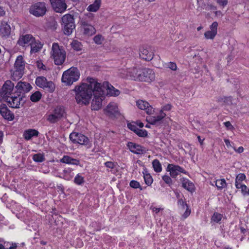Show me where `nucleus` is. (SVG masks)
I'll list each match as a JSON object with an SVG mask.
<instances>
[{"instance_id": "obj_1", "label": "nucleus", "mask_w": 249, "mask_h": 249, "mask_svg": "<svg viewBox=\"0 0 249 249\" xmlns=\"http://www.w3.org/2000/svg\"><path fill=\"white\" fill-rule=\"evenodd\" d=\"M88 83H82L74 88L75 99L78 104L87 105L89 104L93 93L97 91L99 94H103L101 83L97 82L95 79L88 77Z\"/></svg>"}, {"instance_id": "obj_2", "label": "nucleus", "mask_w": 249, "mask_h": 249, "mask_svg": "<svg viewBox=\"0 0 249 249\" xmlns=\"http://www.w3.org/2000/svg\"><path fill=\"white\" fill-rule=\"evenodd\" d=\"M126 76L133 80L151 82L155 79V74L153 70L149 68L130 69L127 71Z\"/></svg>"}, {"instance_id": "obj_3", "label": "nucleus", "mask_w": 249, "mask_h": 249, "mask_svg": "<svg viewBox=\"0 0 249 249\" xmlns=\"http://www.w3.org/2000/svg\"><path fill=\"white\" fill-rule=\"evenodd\" d=\"M80 75L78 69L76 67H72L63 72L61 80L66 86H70L78 80Z\"/></svg>"}, {"instance_id": "obj_4", "label": "nucleus", "mask_w": 249, "mask_h": 249, "mask_svg": "<svg viewBox=\"0 0 249 249\" xmlns=\"http://www.w3.org/2000/svg\"><path fill=\"white\" fill-rule=\"evenodd\" d=\"M51 53L55 65H61L63 64L66 59V52L62 47H60L57 43H53Z\"/></svg>"}, {"instance_id": "obj_5", "label": "nucleus", "mask_w": 249, "mask_h": 249, "mask_svg": "<svg viewBox=\"0 0 249 249\" xmlns=\"http://www.w3.org/2000/svg\"><path fill=\"white\" fill-rule=\"evenodd\" d=\"M61 25L66 35H71L75 27L73 16L69 14L64 15L61 18Z\"/></svg>"}, {"instance_id": "obj_6", "label": "nucleus", "mask_w": 249, "mask_h": 249, "mask_svg": "<svg viewBox=\"0 0 249 249\" xmlns=\"http://www.w3.org/2000/svg\"><path fill=\"white\" fill-rule=\"evenodd\" d=\"M25 69V62L22 55L17 57L14 64L13 71L12 73V79L15 81L19 79L23 75Z\"/></svg>"}, {"instance_id": "obj_7", "label": "nucleus", "mask_w": 249, "mask_h": 249, "mask_svg": "<svg viewBox=\"0 0 249 249\" xmlns=\"http://www.w3.org/2000/svg\"><path fill=\"white\" fill-rule=\"evenodd\" d=\"M65 116L64 107L63 106H57L52 112L47 116V120L51 124H54Z\"/></svg>"}, {"instance_id": "obj_8", "label": "nucleus", "mask_w": 249, "mask_h": 249, "mask_svg": "<svg viewBox=\"0 0 249 249\" xmlns=\"http://www.w3.org/2000/svg\"><path fill=\"white\" fill-rule=\"evenodd\" d=\"M91 21L92 18L89 17H85L80 21V24L85 35L91 36L95 34L96 30L92 25Z\"/></svg>"}, {"instance_id": "obj_9", "label": "nucleus", "mask_w": 249, "mask_h": 249, "mask_svg": "<svg viewBox=\"0 0 249 249\" xmlns=\"http://www.w3.org/2000/svg\"><path fill=\"white\" fill-rule=\"evenodd\" d=\"M36 84L38 87L50 92H53L55 89L54 84L52 81H48L44 76L37 77L36 80Z\"/></svg>"}, {"instance_id": "obj_10", "label": "nucleus", "mask_w": 249, "mask_h": 249, "mask_svg": "<svg viewBox=\"0 0 249 249\" xmlns=\"http://www.w3.org/2000/svg\"><path fill=\"white\" fill-rule=\"evenodd\" d=\"M46 7L44 2H39L32 5L30 9V13L36 17L43 16L46 12Z\"/></svg>"}, {"instance_id": "obj_11", "label": "nucleus", "mask_w": 249, "mask_h": 249, "mask_svg": "<svg viewBox=\"0 0 249 249\" xmlns=\"http://www.w3.org/2000/svg\"><path fill=\"white\" fill-rule=\"evenodd\" d=\"M70 139L72 142L81 145H87L89 139L85 135L76 132H72L70 135Z\"/></svg>"}, {"instance_id": "obj_12", "label": "nucleus", "mask_w": 249, "mask_h": 249, "mask_svg": "<svg viewBox=\"0 0 249 249\" xmlns=\"http://www.w3.org/2000/svg\"><path fill=\"white\" fill-rule=\"evenodd\" d=\"M101 87L103 92V94H105V89L107 90V94L109 96H117L120 93V91L118 89H116L108 82H104L102 85L101 84Z\"/></svg>"}, {"instance_id": "obj_13", "label": "nucleus", "mask_w": 249, "mask_h": 249, "mask_svg": "<svg viewBox=\"0 0 249 249\" xmlns=\"http://www.w3.org/2000/svg\"><path fill=\"white\" fill-rule=\"evenodd\" d=\"M23 96L21 97L19 95H18V96H12L8 97L5 99L11 107L19 108L20 104L21 103L22 105H23L25 103V101L23 100Z\"/></svg>"}, {"instance_id": "obj_14", "label": "nucleus", "mask_w": 249, "mask_h": 249, "mask_svg": "<svg viewBox=\"0 0 249 249\" xmlns=\"http://www.w3.org/2000/svg\"><path fill=\"white\" fill-rule=\"evenodd\" d=\"M93 94L94 98L91 102L92 109L97 110L102 107V101L104 98V94H99L98 91L93 92Z\"/></svg>"}, {"instance_id": "obj_15", "label": "nucleus", "mask_w": 249, "mask_h": 249, "mask_svg": "<svg viewBox=\"0 0 249 249\" xmlns=\"http://www.w3.org/2000/svg\"><path fill=\"white\" fill-rule=\"evenodd\" d=\"M53 9L57 13L64 12L67 7L65 0H50Z\"/></svg>"}, {"instance_id": "obj_16", "label": "nucleus", "mask_w": 249, "mask_h": 249, "mask_svg": "<svg viewBox=\"0 0 249 249\" xmlns=\"http://www.w3.org/2000/svg\"><path fill=\"white\" fill-rule=\"evenodd\" d=\"M167 170L170 172V176L173 178H176L179 173L186 174V172L183 168L173 164H169Z\"/></svg>"}, {"instance_id": "obj_17", "label": "nucleus", "mask_w": 249, "mask_h": 249, "mask_svg": "<svg viewBox=\"0 0 249 249\" xmlns=\"http://www.w3.org/2000/svg\"><path fill=\"white\" fill-rule=\"evenodd\" d=\"M14 84L11 81H6L2 87L1 95L4 98H7L11 94L13 90Z\"/></svg>"}, {"instance_id": "obj_18", "label": "nucleus", "mask_w": 249, "mask_h": 249, "mask_svg": "<svg viewBox=\"0 0 249 249\" xmlns=\"http://www.w3.org/2000/svg\"><path fill=\"white\" fill-rule=\"evenodd\" d=\"M136 105L140 109L145 110L147 114H152L154 112L153 107L145 101L139 100L136 102Z\"/></svg>"}, {"instance_id": "obj_19", "label": "nucleus", "mask_w": 249, "mask_h": 249, "mask_svg": "<svg viewBox=\"0 0 249 249\" xmlns=\"http://www.w3.org/2000/svg\"><path fill=\"white\" fill-rule=\"evenodd\" d=\"M35 37L30 34H27L20 36L18 44L21 46L24 47L26 45L30 46L35 39Z\"/></svg>"}, {"instance_id": "obj_20", "label": "nucleus", "mask_w": 249, "mask_h": 249, "mask_svg": "<svg viewBox=\"0 0 249 249\" xmlns=\"http://www.w3.org/2000/svg\"><path fill=\"white\" fill-rule=\"evenodd\" d=\"M0 114L6 120L12 121L14 119V115L8 108L5 104L0 105Z\"/></svg>"}, {"instance_id": "obj_21", "label": "nucleus", "mask_w": 249, "mask_h": 249, "mask_svg": "<svg viewBox=\"0 0 249 249\" xmlns=\"http://www.w3.org/2000/svg\"><path fill=\"white\" fill-rule=\"evenodd\" d=\"M127 146L134 154H141L145 152L146 149L141 145L132 142H128Z\"/></svg>"}, {"instance_id": "obj_22", "label": "nucleus", "mask_w": 249, "mask_h": 249, "mask_svg": "<svg viewBox=\"0 0 249 249\" xmlns=\"http://www.w3.org/2000/svg\"><path fill=\"white\" fill-rule=\"evenodd\" d=\"M166 115L165 113L160 111L159 115L147 117L146 121L151 124L158 125L160 124L161 121Z\"/></svg>"}, {"instance_id": "obj_23", "label": "nucleus", "mask_w": 249, "mask_h": 249, "mask_svg": "<svg viewBox=\"0 0 249 249\" xmlns=\"http://www.w3.org/2000/svg\"><path fill=\"white\" fill-rule=\"evenodd\" d=\"M104 111L107 115L113 117L118 113L117 105L115 103H110L107 105Z\"/></svg>"}, {"instance_id": "obj_24", "label": "nucleus", "mask_w": 249, "mask_h": 249, "mask_svg": "<svg viewBox=\"0 0 249 249\" xmlns=\"http://www.w3.org/2000/svg\"><path fill=\"white\" fill-rule=\"evenodd\" d=\"M11 28L8 22L3 20L0 25V35L2 36H8L11 33Z\"/></svg>"}, {"instance_id": "obj_25", "label": "nucleus", "mask_w": 249, "mask_h": 249, "mask_svg": "<svg viewBox=\"0 0 249 249\" xmlns=\"http://www.w3.org/2000/svg\"><path fill=\"white\" fill-rule=\"evenodd\" d=\"M32 88L31 85L25 82H19L16 86L18 92L20 93L28 92Z\"/></svg>"}, {"instance_id": "obj_26", "label": "nucleus", "mask_w": 249, "mask_h": 249, "mask_svg": "<svg viewBox=\"0 0 249 249\" xmlns=\"http://www.w3.org/2000/svg\"><path fill=\"white\" fill-rule=\"evenodd\" d=\"M43 44L39 40H36L35 38L33 42L30 45L31 46V53H35L38 52L42 48Z\"/></svg>"}, {"instance_id": "obj_27", "label": "nucleus", "mask_w": 249, "mask_h": 249, "mask_svg": "<svg viewBox=\"0 0 249 249\" xmlns=\"http://www.w3.org/2000/svg\"><path fill=\"white\" fill-rule=\"evenodd\" d=\"M154 54L153 52H149L147 49L142 48L140 50V57L146 61H150L153 58Z\"/></svg>"}, {"instance_id": "obj_28", "label": "nucleus", "mask_w": 249, "mask_h": 249, "mask_svg": "<svg viewBox=\"0 0 249 249\" xmlns=\"http://www.w3.org/2000/svg\"><path fill=\"white\" fill-rule=\"evenodd\" d=\"M178 205L181 207L182 209L185 210V212L182 215L183 219L186 218L191 213V210L189 209L187 204L182 199H179L178 202Z\"/></svg>"}, {"instance_id": "obj_29", "label": "nucleus", "mask_w": 249, "mask_h": 249, "mask_svg": "<svg viewBox=\"0 0 249 249\" xmlns=\"http://www.w3.org/2000/svg\"><path fill=\"white\" fill-rule=\"evenodd\" d=\"M60 162L67 164H73L78 165L80 164V160L77 159L72 158L71 157L65 155L60 159Z\"/></svg>"}, {"instance_id": "obj_30", "label": "nucleus", "mask_w": 249, "mask_h": 249, "mask_svg": "<svg viewBox=\"0 0 249 249\" xmlns=\"http://www.w3.org/2000/svg\"><path fill=\"white\" fill-rule=\"evenodd\" d=\"M180 180L184 188L191 192L195 190L194 184L189 179L183 178Z\"/></svg>"}, {"instance_id": "obj_31", "label": "nucleus", "mask_w": 249, "mask_h": 249, "mask_svg": "<svg viewBox=\"0 0 249 249\" xmlns=\"http://www.w3.org/2000/svg\"><path fill=\"white\" fill-rule=\"evenodd\" d=\"M38 132L35 129H29L24 132L23 136L26 140H29L34 136H37Z\"/></svg>"}, {"instance_id": "obj_32", "label": "nucleus", "mask_w": 249, "mask_h": 249, "mask_svg": "<svg viewBox=\"0 0 249 249\" xmlns=\"http://www.w3.org/2000/svg\"><path fill=\"white\" fill-rule=\"evenodd\" d=\"M101 3V0H95L93 3L89 5L87 10L89 11L95 12L99 9Z\"/></svg>"}, {"instance_id": "obj_33", "label": "nucleus", "mask_w": 249, "mask_h": 249, "mask_svg": "<svg viewBox=\"0 0 249 249\" xmlns=\"http://www.w3.org/2000/svg\"><path fill=\"white\" fill-rule=\"evenodd\" d=\"M232 97L230 96L220 97L218 98L217 101L219 103H224L227 105L232 104Z\"/></svg>"}, {"instance_id": "obj_34", "label": "nucleus", "mask_w": 249, "mask_h": 249, "mask_svg": "<svg viewBox=\"0 0 249 249\" xmlns=\"http://www.w3.org/2000/svg\"><path fill=\"white\" fill-rule=\"evenodd\" d=\"M152 166L154 171L156 172H160L162 170L161 164L159 160L157 159H155L152 161Z\"/></svg>"}, {"instance_id": "obj_35", "label": "nucleus", "mask_w": 249, "mask_h": 249, "mask_svg": "<svg viewBox=\"0 0 249 249\" xmlns=\"http://www.w3.org/2000/svg\"><path fill=\"white\" fill-rule=\"evenodd\" d=\"M42 95L39 91H36L30 96V100L33 102H37L41 99Z\"/></svg>"}, {"instance_id": "obj_36", "label": "nucleus", "mask_w": 249, "mask_h": 249, "mask_svg": "<svg viewBox=\"0 0 249 249\" xmlns=\"http://www.w3.org/2000/svg\"><path fill=\"white\" fill-rule=\"evenodd\" d=\"M33 160L37 162H41L45 160V159L43 154L37 153L34 154L33 156Z\"/></svg>"}, {"instance_id": "obj_37", "label": "nucleus", "mask_w": 249, "mask_h": 249, "mask_svg": "<svg viewBox=\"0 0 249 249\" xmlns=\"http://www.w3.org/2000/svg\"><path fill=\"white\" fill-rule=\"evenodd\" d=\"M71 47L76 51H80L82 48L81 43L76 40H73L71 43Z\"/></svg>"}, {"instance_id": "obj_38", "label": "nucleus", "mask_w": 249, "mask_h": 249, "mask_svg": "<svg viewBox=\"0 0 249 249\" xmlns=\"http://www.w3.org/2000/svg\"><path fill=\"white\" fill-rule=\"evenodd\" d=\"M215 185L218 189L221 190L226 186V182L225 179H217L215 181Z\"/></svg>"}, {"instance_id": "obj_39", "label": "nucleus", "mask_w": 249, "mask_h": 249, "mask_svg": "<svg viewBox=\"0 0 249 249\" xmlns=\"http://www.w3.org/2000/svg\"><path fill=\"white\" fill-rule=\"evenodd\" d=\"M222 218V215L218 213H214L211 218L212 221L215 222V223H218L220 222Z\"/></svg>"}, {"instance_id": "obj_40", "label": "nucleus", "mask_w": 249, "mask_h": 249, "mask_svg": "<svg viewBox=\"0 0 249 249\" xmlns=\"http://www.w3.org/2000/svg\"><path fill=\"white\" fill-rule=\"evenodd\" d=\"M145 183L148 186L151 185L153 182V179L149 174H144L143 176Z\"/></svg>"}, {"instance_id": "obj_41", "label": "nucleus", "mask_w": 249, "mask_h": 249, "mask_svg": "<svg viewBox=\"0 0 249 249\" xmlns=\"http://www.w3.org/2000/svg\"><path fill=\"white\" fill-rule=\"evenodd\" d=\"M163 66L164 68L170 69L172 71H176L177 68L176 64L172 62L165 63Z\"/></svg>"}, {"instance_id": "obj_42", "label": "nucleus", "mask_w": 249, "mask_h": 249, "mask_svg": "<svg viewBox=\"0 0 249 249\" xmlns=\"http://www.w3.org/2000/svg\"><path fill=\"white\" fill-rule=\"evenodd\" d=\"M216 33L213 31H208L205 33L204 36L206 39H213L215 36H216Z\"/></svg>"}, {"instance_id": "obj_43", "label": "nucleus", "mask_w": 249, "mask_h": 249, "mask_svg": "<svg viewBox=\"0 0 249 249\" xmlns=\"http://www.w3.org/2000/svg\"><path fill=\"white\" fill-rule=\"evenodd\" d=\"M71 170L69 169H65L63 170V173H64V175H63V178L65 179H66V180H70L72 177V176H71L70 174H71Z\"/></svg>"}, {"instance_id": "obj_44", "label": "nucleus", "mask_w": 249, "mask_h": 249, "mask_svg": "<svg viewBox=\"0 0 249 249\" xmlns=\"http://www.w3.org/2000/svg\"><path fill=\"white\" fill-rule=\"evenodd\" d=\"M135 133L139 136L142 137H145L147 135V132L145 130L140 129L138 128L137 130L135 132Z\"/></svg>"}, {"instance_id": "obj_45", "label": "nucleus", "mask_w": 249, "mask_h": 249, "mask_svg": "<svg viewBox=\"0 0 249 249\" xmlns=\"http://www.w3.org/2000/svg\"><path fill=\"white\" fill-rule=\"evenodd\" d=\"M74 181L76 184L81 185L84 182V178L78 174L75 177Z\"/></svg>"}, {"instance_id": "obj_46", "label": "nucleus", "mask_w": 249, "mask_h": 249, "mask_svg": "<svg viewBox=\"0 0 249 249\" xmlns=\"http://www.w3.org/2000/svg\"><path fill=\"white\" fill-rule=\"evenodd\" d=\"M130 186L131 187L135 189L140 188L141 190H142V188L141 187L139 182L136 180L131 181L130 182Z\"/></svg>"}, {"instance_id": "obj_47", "label": "nucleus", "mask_w": 249, "mask_h": 249, "mask_svg": "<svg viewBox=\"0 0 249 249\" xmlns=\"http://www.w3.org/2000/svg\"><path fill=\"white\" fill-rule=\"evenodd\" d=\"M93 40L96 44H101L103 40V37L102 36L98 35L94 37Z\"/></svg>"}, {"instance_id": "obj_48", "label": "nucleus", "mask_w": 249, "mask_h": 249, "mask_svg": "<svg viewBox=\"0 0 249 249\" xmlns=\"http://www.w3.org/2000/svg\"><path fill=\"white\" fill-rule=\"evenodd\" d=\"M241 191L243 196L249 195V189L245 185L242 187Z\"/></svg>"}, {"instance_id": "obj_49", "label": "nucleus", "mask_w": 249, "mask_h": 249, "mask_svg": "<svg viewBox=\"0 0 249 249\" xmlns=\"http://www.w3.org/2000/svg\"><path fill=\"white\" fill-rule=\"evenodd\" d=\"M162 179L164 181V182L169 184L170 185L172 184V179L171 178L167 176V175H164L162 177Z\"/></svg>"}, {"instance_id": "obj_50", "label": "nucleus", "mask_w": 249, "mask_h": 249, "mask_svg": "<svg viewBox=\"0 0 249 249\" xmlns=\"http://www.w3.org/2000/svg\"><path fill=\"white\" fill-rule=\"evenodd\" d=\"M218 23L217 22H213L210 26L211 31H213L217 34Z\"/></svg>"}, {"instance_id": "obj_51", "label": "nucleus", "mask_w": 249, "mask_h": 249, "mask_svg": "<svg viewBox=\"0 0 249 249\" xmlns=\"http://www.w3.org/2000/svg\"><path fill=\"white\" fill-rule=\"evenodd\" d=\"M246 179V176L244 174H239L236 177L235 179L237 181H242Z\"/></svg>"}, {"instance_id": "obj_52", "label": "nucleus", "mask_w": 249, "mask_h": 249, "mask_svg": "<svg viewBox=\"0 0 249 249\" xmlns=\"http://www.w3.org/2000/svg\"><path fill=\"white\" fill-rule=\"evenodd\" d=\"M127 126L129 129L134 131L135 133L138 129L137 126L135 124L131 123L128 124Z\"/></svg>"}, {"instance_id": "obj_53", "label": "nucleus", "mask_w": 249, "mask_h": 249, "mask_svg": "<svg viewBox=\"0 0 249 249\" xmlns=\"http://www.w3.org/2000/svg\"><path fill=\"white\" fill-rule=\"evenodd\" d=\"M172 107V106L171 104H167L162 107L160 111H162L163 112L164 111H169L171 109Z\"/></svg>"}, {"instance_id": "obj_54", "label": "nucleus", "mask_w": 249, "mask_h": 249, "mask_svg": "<svg viewBox=\"0 0 249 249\" xmlns=\"http://www.w3.org/2000/svg\"><path fill=\"white\" fill-rule=\"evenodd\" d=\"M240 231H241V233H242L243 234H244V235H245V233L247 232V231H248V229L247 228V227L245 225H242V224L241 223L240 224Z\"/></svg>"}, {"instance_id": "obj_55", "label": "nucleus", "mask_w": 249, "mask_h": 249, "mask_svg": "<svg viewBox=\"0 0 249 249\" xmlns=\"http://www.w3.org/2000/svg\"><path fill=\"white\" fill-rule=\"evenodd\" d=\"M224 124L225 127L229 130H232L233 129V126L231 124L230 122L227 121L224 123Z\"/></svg>"}, {"instance_id": "obj_56", "label": "nucleus", "mask_w": 249, "mask_h": 249, "mask_svg": "<svg viewBox=\"0 0 249 249\" xmlns=\"http://www.w3.org/2000/svg\"><path fill=\"white\" fill-rule=\"evenodd\" d=\"M217 3L220 6H225L228 3V0H216Z\"/></svg>"}, {"instance_id": "obj_57", "label": "nucleus", "mask_w": 249, "mask_h": 249, "mask_svg": "<svg viewBox=\"0 0 249 249\" xmlns=\"http://www.w3.org/2000/svg\"><path fill=\"white\" fill-rule=\"evenodd\" d=\"M105 165L109 168L113 169L114 167V164L111 161H107L105 163Z\"/></svg>"}, {"instance_id": "obj_58", "label": "nucleus", "mask_w": 249, "mask_h": 249, "mask_svg": "<svg viewBox=\"0 0 249 249\" xmlns=\"http://www.w3.org/2000/svg\"><path fill=\"white\" fill-rule=\"evenodd\" d=\"M36 64L38 69L45 70V66L43 64V63L41 61H37Z\"/></svg>"}, {"instance_id": "obj_59", "label": "nucleus", "mask_w": 249, "mask_h": 249, "mask_svg": "<svg viewBox=\"0 0 249 249\" xmlns=\"http://www.w3.org/2000/svg\"><path fill=\"white\" fill-rule=\"evenodd\" d=\"M234 150L238 153H241L244 151V148L242 146L238 147L237 149L234 148Z\"/></svg>"}, {"instance_id": "obj_60", "label": "nucleus", "mask_w": 249, "mask_h": 249, "mask_svg": "<svg viewBox=\"0 0 249 249\" xmlns=\"http://www.w3.org/2000/svg\"><path fill=\"white\" fill-rule=\"evenodd\" d=\"M5 14V12L3 8L1 7H0V17L3 16Z\"/></svg>"}, {"instance_id": "obj_61", "label": "nucleus", "mask_w": 249, "mask_h": 249, "mask_svg": "<svg viewBox=\"0 0 249 249\" xmlns=\"http://www.w3.org/2000/svg\"><path fill=\"white\" fill-rule=\"evenodd\" d=\"M17 245L16 243H12L11 246L9 248L5 249H17Z\"/></svg>"}, {"instance_id": "obj_62", "label": "nucleus", "mask_w": 249, "mask_h": 249, "mask_svg": "<svg viewBox=\"0 0 249 249\" xmlns=\"http://www.w3.org/2000/svg\"><path fill=\"white\" fill-rule=\"evenodd\" d=\"M152 210L153 212H155V213H157L160 211V208L153 207L152 208Z\"/></svg>"}, {"instance_id": "obj_63", "label": "nucleus", "mask_w": 249, "mask_h": 249, "mask_svg": "<svg viewBox=\"0 0 249 249\" xmlns=\"http://www.w3.org/2000/svg\"><path fill=\"white\" fill-rule=\"evenodd\" d=\"M3 133L2 131H0V143H2L3 141Z\"/></svg>"}, {"instance_id": "obj_64", "label": "nucleus", "mask_w": 249, "mask_h": 249, "mask_svg": "<svg viewBox=\"0 0 249 249\" xmlns=\"http://www.w3.org/2000/svg\"><path fill=\"white\" fill-rule=\"evenodd\" d=\"M235 187L237 189H241L242 187L243 186V185L244 184H242V183H240V184H239V183H237V184H235Z\"/></svg>"}]
</instances>
